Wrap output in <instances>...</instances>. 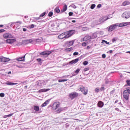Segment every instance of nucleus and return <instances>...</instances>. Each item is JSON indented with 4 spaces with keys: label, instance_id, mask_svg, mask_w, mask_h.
<instances>
[{
    "label": "nucleus",
    "instance_id": "412c9836",
    "mask_svg": "<svg viewBox=\"0 0 130 130\" xmlns=\"http://www.w3.org/2000/svg\"><path fill=\"white\" fill-rule=\"evenodd\" d=\"M13 114H14V113H11L9 115H4L3 117H4V118H7L8 117H11V116H13Z\"/></svg>",
    "mask_w": 130,
    "mask_h": 130
},
{
    "label": "nucleus",
    "instance_id": "e433bc0d",
    "mask_svg": "<svg viewBox=\"0 0 130 130\" xmlns=\"http://www.w3.org/2000/svg\"><path fill=\"white\" fill-rule=\"evenodd\" d=\"M36 42L38 43H40V42H41V40L39 39H37L36 40Z\"/></svg>",
    "mask_w": 130,
    "mask_h": 130
},
{
    "label": "nucleus",
    "instance_id": "b1692460",
    "mask_svg": "<svg viewBox=\"0 0 130 130\" xmlns=\"http://www.w3.org/2000/svg\"><path fill=\"white\" fill-rule=\"evenodd\" d=\"M108 19H109V18H108V17L105 16L103 18V19H102V22H105V21H107V20H108Z\"/></svg>",
    "mask_w": 130,
    "mask_h": 130
},
{
    "label": "nucleus",
    "instance_id": "2f4dec72",
    "mask_svg": "<svg viewBox=\"0 0 130 130\" xmlns=\"http://www.w3.org/2000/svg\"><path fill=\"white\" fill-rule=\"evenodd\" d=\"M126 83H127L126 86H130V80H127Z\"/></svg>",
    "mask_w": 130,
    "mask_h": 130
},
{
    "label": "nucleus",
    "instance_id": "423d86ee",
    "mask_svg": "<svg viewBox=\"0 0 130 130\" xmlns=\"http://www.w3.org/2000/svg\"><path fill=\"white\" fill-rule=\"evenodd\" d=\"M4 39H8V38H13V35L10 33H5L3 35Z\"/></svg>",
    "mask_w": 130,
    "mask_h": 130
},
{
    "label": "nucleus",
    "instance_id": "de8ad7c7",
    "mask_svg": "<svg viewBox=\"0 0 130 130\" xmlns=\"http://www.w3.org/2000/svg\"><path fill=\"white\" fill-rule=\"evenodd\" d=\"M79 54V53L78 52H75L73 53V55H78Z\"/></svg>",
    "mask_w": 130,
    "mask_h": 130
},
{
    "label": "nucleus",
    "instance_id": "473e14b6",
    "mask_svg": "<svg viewBox=\"0 0 130 130\" xmlns=\"http://www.w3.org/2000/svg\"><path fill=\"white\" fill-rule=\"evenodd\" d=\"M53 15V12H50L48 13L49 17H52Z\"/></svg>",
    "mask_w": 130,
    "mask_h": 130
},
{
    "label": "nucleus",
    "instance_id": "9b49d317",
    "mask_svg": "<svg viewBox=\"0 0 130 130\" xmlns=\"http://www.w3.org/2000/svg\"><path fill=\"white\" fill-rule=\"evenodd\" d=\"M10 60L8 58H6L5 57L1 56V62H8Z\"/></svg>",
    "mask_w": 130,
    "mask_h": 130
},
{
    "label": "nucleus",
    "instance_id": "6ab92c4d",
    "mask_svg": "<svg viewBox=\"0 0 130 130\" xmlns=\"http://www.w3.org/2000/svg\"><path fill=\"white\" fill-rule=\"evenodd\" d=\"M67 10H68V5H65L64 6L61 10V12H62V13H64V12H66V11H67Z\"/></svg>",
    "mask_w": 130,
    "mask_h": 130
},
{
    "label": "nucleus",
    "instance_id": "cd10ccee",
    "mask_svg": "<svg viewBox=\"0 0 130 130\" xmlns=\"http://www.w3.org/2000/svg\"><path fill=\"white\" fill-rule=\"evenodd\" d=\"M69 44L68 45L69 46H72L74 45V41H70L68 42Z\"/></svg>",
    "mask_w": 130,
    "mask_h": 130
},
{
    "label": "nucleus",
    "instance_id": "9d476101",
    "mask_svg": "<svg viewBox=\"0 0 130 130\" xmlns=\"http://www.w3.org/2000/svg\"><path fill=\"white\" fill-rule=\"evenodd\" d=\"M6 43H9V44H12L14 42H16V40L14 39H9L6 41Z\"/></svg>",
    "mask_w": 130,
    "mask_h": 130
},
{
    "label": "nucleus",
    "instance_id": "1a4fd4ad",
    "mask_svg": "<svg viewBox=\"0 0 130 130\" xmlns=\"http://www.w3.org/2000/svg\"><path fill=\"white\" fill-rule=\"evenodd\" d=\"M52 52L50 51H44L42 52H41L40 53V55H47V56H48V55H50V54H51Z\"/></svg>",
    "mask_w": 130,
    "mask_h": 130
},
{
    "label": "nucleus",
    "instance_id": "680f3d73",
    "mask_svg": "<svg viewBox=\"0 0 130 130\" xmlns=\"http://www.w3.org/2000/svg\"><path fill=\"white\" fill-rule=\"evenodd\" d=\"M102 41H103V42H105V43H107V41H106L105 40H103Z\"/></svg>",
    "mask_w": 130,
    "mask_h": 130
},
{
    "label": "nucleus",
    "instance_id": "a878e982",
    "mask_svg": "<svg viewBox=\"0 0 130 130\" xmlns=\"http://www.w3.org/2000/svg\"><path fill=\"white\" fill-rule=\"evenodd\" d=\"M55 12L56 13H60V10H59V7H57L55 8Z\"/></svg>",
    "mask_w": 130,
    "mask_h": 130
},
{
    "label": "nucleus",
    "instance_id": "13d9d810",
    "mask_svg": "<svg viewBox=\"0 0 130 130\" xmlns=\"http://www.w3.org/2000/svg\"><path fill=\"white\" fill-rule=\"evenodd\" d=\"M109 53H113V51H112V50H110L109 51Z\"/></svg>",
    "mask_w": 130,
    "mask_h": 130
},
{
    "label": "nucleus",
    "instance_id": "f03ea898",
    "mask_svg": "<svg viewBox=\"0 0 130 130\" xmlns=\"http://www.w3.org/2000/svg\"><path fill=\"white\" fill-rule=\"evenodd\" d=\"M129 95H130V89L126 88L125 90L123 91V97L126 100V101L129 100Z\"/></svg>",
    "mask_w": 130,
    "mask_h": 130
},
{
    "label": "nucleus",
    "instance_id": "052dcab7",
    "mask_svg": "<svg viewBox=\"0 0 130 130\" xmlns=\"http://www.w3.org/2000/svg\"><path fill=\"white\" fill-rule=\"evenodd\" d=\"M4 27V25L0 24V28H3Z\"/></svg>",
    "mask_w": 130,
    "mask_h": 130
},
{
    "label": "nucleus",
    "instance_id": "f257e3e1",
    "mask_svg": "<svg viewBox=\"0 0 130 130\" xmlns=\"http://www.w3.org/2000/svg\"><path fill=\"white\" fill-rule=\"evenodd\" d=\"M60 106V103L59 102H55L53 104L52 108V109H54V110H56L57 111V113H60V112L62 111V108H58Z\"/></svg>",
    "mask_w": 130,
    "mask_h": 130
},
{
    "label": "nucleus",
    "instance_id": "8fccbe9b",
    "mask_svg": "<svg viewBox=\"0 0 130 130\" xmlns=\"http://www.w3.org/2000/svg\"><path fill=\"white\" fill-rule=\"evenodd\" d=\"M69 15L70 16H73V15H74V13H73V12H69Z\"/></svg>",
    "mask_w": 130,
    "mask_h": 130
},
{
    "label": "nucleus",
    "instance_id": "4d7b16f0",
    "mask_svg": "<svg viewBox=\"0 0 130 130\" xmlns=\"http://www.w3.org/2000/svg\"><path fill=\"white\" fill-rule=\"evenodd\" d=\"M97 7H98V8H101L102 5H101V4H99Z\"/></svg>",
    "mask_w": 130,
    "mask_h": 130
},
{
    "label": "nucleus",
    "instance_id": "5fc2aeb1",
    "mask_svg": "<svg viewBox=\"0 0 130 130\" xmlns=\"http://www.w3.org/2000/svg\"><path fill=\"white\" fill-rule=\"evenodd\" d=\"M90 48H91V46H87L86 49H90Z\"/></svg>",
    "mask_w": 130,
    "mask_h": 130
},
{
    "label": "nucleus",
    "instance_id": "6e6552de",
    "mask_svg": "<svg viewBox=\"0 0 130 130\" xmlns=\"http://www.w3.org/2000/svg\"><path fill=\"white\" fill-rule=\"evenodd\" d=\"M92 37L90 36H86L83 38H82L80 40L81 42H84V41H88V40H90Z\"/></svg>",
    "mask_w": 130,
    "mask_h": 130
},
{
    "label": "nucleus",
    "instance_id": "ddd939ff",
    "mask_svg": "<svg viewBox=\"0 0 130 130\" xmlns=\"http://www.w3.org/2000/svg\"><path fill=\"white\" fill-rule=\"evenodd\" d=\"M6 85H7L8 86H14V85H17L18 83H13V82H11L10 81H7V82H6Z\"/></svg>",
    "mask_w": 130,
    "mask_h": 130
},
{
    "label": "nucleus",
    "instance_id": "f8f14e48",
    "mask_svg": "<svg viewBox=\"0 0 130 130\" xmlns=\"http://www.w3.org/2000/svg\"><path fill=\"white\" fill-rule=\"evenodd\" d=\"M79 61V58L72 60L69 62V64H75Z\"/></svg>",
    "mask_w": 130,
    "mask_h": 130
},
{
    "label": "nucleus",
    "instance_id": "79ce46f5",
    "mask_svg": "<svg viewBox=\"0 0 130 130\" xmlns=\"http://www.w3.org/2000/svg\"><path fill=\"white\" fill-rule=\"evenodd\" d=\"M0 97H5V93H0Z\"/></svg>",
    "mask_w": 130,
    "mask_h": 130
},
{
    "label": "nucleus",
    "instance_id": "4be33fe9",
    "mask_svg": "<svg viewBox=\"0 0 130 130\" xmlns=\"http://www.w3.org/2000/svg\"><path fill=\"white\" fill-rule=\"evenodd\" d=\"M72 50H73V47H71L70 48H66L65 49V51H66L67 52H70V51H72Z\"/></svg>",
    "mask_w": 130,
    "mask_h": 130
},
{
    "label": "nucleus",
    "instance_id": "6e6d98bb",
    "mask_svg": "<svg viewBox=\"0 0 130 130\" xmlns=\"http://www.w3.org/2000/svg\"><path fill=\"white\" fill-rule=\"evenodd\" d=\"M115 41H116V39H115V38H113L112 39V42H115Z\"/></svg>",
    "mask_w": 130,
    "mask_h": 130
},
{
    "label": "nucleus",
    "instance_id": "3c124183",
    "mask_svg": "<svg viewBox=\"0 0 130 130\" xmlns=\"http://www.w3.org/2000/svg\"><path fill=\"white\" fill-rule=\"evenodd\" d=\"M34 27H35V25L32 24L30 25V28H34Z\"/></svg>",
    "mask_w": 130,
    "mask_h": 130
},
{
    "label": "nucleus",
    "instance_id": "aec40b11",
    "mask_svg": "<svg viewBox=\"0 0 130 130\" xmlns=\"http://www.w3.org/2000/svg\"><path fill=\"white\" fill-rule=\"evenodd\" d=\"M128 5H130V2L129 1H125L122 3V6H128Z\"/></svg>",
    "mask_w": 130,
    "mask_h": 130
},
{
    "label": "nucleus",
    "instance_id": "774afa93",
    "mask_svg": "<svg viewBox=\"0 0 130 130\" xmlns=\"http://www.w3.org/2000/svg\"><path fill=\"white\" fill-rule=\"evenodd\" d=\"M126 53H129L130 54V51H127V52H126Z\"/></svg>",
    "mask_w": 130,
    "mask_h": 130
},
{
    "label": "nucleus",
    "instance_id": "72a5a7b5",
    "mask_svg": "<svg viewBox=\"0 0 130 130\" xmlns=\"http://www.w3.org/2000/svg\"><path fill=\"white\" fill-rule=\"evenodd\" d=\"M89 63V62L87 61H84L83 62V64L84 66H87V64H88Z\"/></svg>",
    "mask_w": 130,
    "mask_h": 130
},
{
    "label": "nucleus",
    "instance_id": "393cba45",
    "mask_svg": "<svg viewBox=\"0 0 130 130\" xmlns=\"http://www.w3.org/2000/svg\"><path fill=\"white\" fill-rule=\"evenodd\" d=\"M46 14V12H44V13H42V14L40 15L39 17L37 19V20H39V18H41V17H44Z\"/></svg>",
    "mask_w": 130,
    "mask_h": 130
},
{
    "label": "nucleus",
    "instance_id": "7ed1b4c3",
    "mask_svg": "<svg viewBox=\"0 0 130 130\" xmlns=\"http://www.w3.org/2000/svg\"><path fill=\"white\" fill-rule=\"evenodd\" d=\"M80 91L83 94V95H87L88 94V88L85 87V86L83 85H80V87L79 88Z\"/></svg>",
    "mask_w": 130,
    "mask_h": 130
},
{
    "label": "nucleus",
    "instance_id": "dca6fc26",
    "mask_svg": "<svg viewBox=\"0 0 130 130\" xmlns=\"http://www.w3.org/2000/svg\"><path fill=\"white\" fill-rule=\"evenodd\" d=\"M58 38L59 39H63L66 38V37L64 36V32H63V33L61 34L60 35H59L58 36Z\"/></svg>",
    "mask_w": 130,
    "mask_h": 130
},
{
    "label": "nucleus",
    "instance_id": "c9c22d12",
    "mask_svg": "<svg viewBox=\"0 0 130 130\" xmlns=\"http://www.w3.org/2000/svg\"><path fill=\"white\" fill-rule=\"evenodd\" d=\"M80 71H81V69H78L77 70L75 71V74H79L80 73Z\"/></svg>",
    "mask_w": 130,
    "mask_h": 130
},
{
    "label": "nucleus",
    "instance_id": "39448f33",
    "mask_svg": "<svg viewBox=\"0 0 130 130\" xmlns=\"http://www.w3.org/2000/svg\"><path fill=\"white\" fill-rule=\"evenodd\" d=\"M73 31L72 30H70L68 31H66L65 32H64V35L65 36V39H67L68 38H70V37H71V36H73Z\"/></svg>",
    "mask_w": 130,
    "mask_h": 130
},
{
    "label": "nucleus",
    "instance_id": "0eeeda50",
    "mask_svg": "<svg viewBox=\"0 0 130 130\" xmlns=\"http://www.w3.org/2000/svg\"><path fill=\"white\" fill-rule=\"evenodd\" d=\"M117 26H118V25L116 24H114L112 25H110L108 29L109 32H112V31H113V30H114V29H115Z\"/></svg>",
    "mask_w": 130,
    "mask_h": 130
},
{
    "label": "nucleus",
    "instance_id": "f3484780",
    "mask_svg": "<svg viewBox=\"0 0 130 130\" xmlns=\"http://www.w3.org/2000/svg\"><path fill=\"white\" fill-rule=\"evenodd\" d=\"M49 101H50V100H48L47 101H45V102H44L42 105L41 106L42 107H45V106H46V105H47L49 103Z\"/></svg>",
    "mask_w": 130,
    "mask_h": 130
},
{
    "label": "nucleus",
    "instance_id": "2eb2a0df",
    "mask_svg": "<svg viewBox=\"0 0 130 130\" xmlns=\"http://www.w3.org/2000/svg\"><path fill=\"white\" fill-rule=\"evenodd\" d=\"M50 90V89L49 88H47V89H45V88H43L41 89H40L38 92L39 93H43V92H47L48 91H49Z\"/></svg>",
    "mask_w": 130,
    "mask_h": 130
},
{
    "label": "nucleus",
    "instance_id": "c03bdc74",
    "mask_svg": "<svg viewBox=\"0 0 130 130\" xmlns=\"http://www.w3.org/2000/svg\"><path fill=\"white\" fill-rule=\"evenodd\" d=\"M95 92H96L97 93H98V92H99V88L97 87L94 90Z\"/></svg>",
    "mask_w": 130,
    "mask_h": 130
},
{
    "label": "nucleus",
    "instance_id": "49530a36",
    "mask_svg": "<svg viewBox=\"0 0 130 130\" xmlns=\"http://www.w3.org/2000/svg\"><path fill=\"white\" fill-rule=\"evenodd\" d=\"M119 27H124L123 26V23H121L119 25Z\"/></svg>",
    "mask_w": 130,
    "mask_h": 130
},
{
    "label": "nucleus",
    "instance_id": "a18cd8bd",
    "mask_svg": "<svg viewBox=\"0 0 130 130\" xmlns=\"http://www.w3.org/2000/svg\"><path fill=\"white\" fill-rule=\"evenodd\" d=\"M42 60V59H41V58H37V61H38V62H41Z\"/></svg>",
    "mask_w": 130,
    "mask_h": 130
},
{
    "label": "nucleus",
    "instance_id": "338daca9",
    "mask_svg": "<svg viewBox=\"0 0 130 130\" xmlns=\"http://www.w3.org/2000/svg\"><path fill=\"white\" fill-rule=\"evenodd\" d=\"M24 88H28V86L25 85V86H24Z\"/></svg>",
    "mask_w": 130,
    "mask_h": 130
},
{
    "label": "nucleus",
    "instance_id": "603ef678",
    "mask_svg": "<svg viewBox=\"0 0 130 130\" xmlns=\"http://www.w3.org/2000/svg\"><path fill=\"white\" fill-rule=\"evenodd\" d=\"M105 57H106V55H105V54H103L102 55V58H105Z\"/></svg>",
    "mask_w": 130,
    "mask_h": 130
},
{
    "label": "nucleus",
    "instance_id": "c756f323",
    "mask_svg": "<svg viewBox=\"0 0 130 130\" xmlns=\"http://www.w3.org/2000/svg\"><path fill=\"white\" fill-rule=\"evenodd\" d=\"M21 24H22V21H17V22H16L15 25H16V26H17V25H21Z\"/></svg>",
    "mask_w": 130,
    "mask_h": 130
},
{
    "label": "nucleus",
    "instance_id": "4468645a",
    "mask_svg": "<svg viewBox=\"0 0 130 130\" xmlns=\"http://www.w3.org/2000/svg\"><path fill=\"white\" fill-rule=\"evenodd\" d=\"M98 107H100V108H102V107H103V106H104V103H103V102H102V101H99L98 103Z\"/></svg>",
    "mask_w": 130,
    "mask_h": 130
},
{
    "label": "nucleus",
    "instance_id": "69168bd1",
    "mask_svg": "<svg viewBox=\"0 0 130 130\" xmlns=\"http://www.w3.org/2000/svg\"><path fill=\"white\" fill-rule=\"evenodd\" d=\"M24 18H25V19H27V18H28V16H25V17H24Z\"/></svg>",
    "mask_w": 130,
    "mask_h": 130
},
{
    "label": "nucleus",
    "instance_id": "a211bd4d",
    "mask_svg": "<svg viewBox=\"0 0 130 130\" xmlns=\"http://www.w3.org/2000/svg\"><path fill=\"white\" fill-rule=\"evenodd\" d=\"M18 61H25V55L23 57H21L16 59Z\"/></svg>",
    "mask_w": 130,
    "mask_h": 130
},
{
    "label": "nucleus",
    "instance_id": "864d4df0",
    "mask_svg": "<svg viewBox=\"0 0 130 130\" xmlns=\"http://www.w3.org/2000/svg\"><path fill=\"white\" fill-rule=\"evenodd\" d=\"M115 110H116V111H120V112H121V111L119 110V109L117 108H115Z\"/></svg>",
    "mask_w": 130,
    "mask_h": 130
},
{
    "label": "nucleus",
    "instance_id": "f704fd0d",
    "mask_svg": "<svg viewBox=\"0 0 130 130\" xmlns=\"http://www.w3.org/2000/svg\"><path fill=\"white\" fill-rule=\"evenodd\" d=\"M129 22H124L123 23V26H127V25H129Z\"/></svg>",
    "mask_w": 130,
    "mask_h": 130
},
{
    "label": "nucleus",
    "instance_id": "5701e85b",
    "mask_svg": "<svg viewBox=\"0 0 130 130\" xmlns=\"http://www.w3.org/2000/svg\"><path fill=\"white\" fill-rule=\"evenodd\" d=\"M34 108L35 111H39L40 110L39 106H34Z\"/></svg>",
    "mask_w": 130,
    "mask_h": 130
},
{
    "label": "nucleus",
    "instance_id": "bf43d9fd",
    "mask_svg": "<svg viewBox=\"0 0 130 130\" xmlns=\"http://www.w3.org/2000/svg\"><path fill=\"white\" fill-rule=\"evenodd\" d=\"M23 31H24V32L27 31V29L25 28H23Z\"/></svg>",
    "mask_w": 130,
    "mask_h": 130
},
{
    "label": "nucleus",
    "instance_id": "ea45409f",
    "mask_svg": "<svg viewBox=\"0 0 130 130\" xmlns=\"http://www.w3.org/2000/svg\"><path fill=\"white\" fill-rule=\"evenodd\" d=\"M4 32H6V30H5L4 29H0V33H4Z\"/></svg>",
    "mask_w": 130,
    "mask_h": 130
},
{
    "label": "nucleus",
    "instance_id": "a19ab883",
    "mask_svg": "<svg viewBox=\"0 0 130 130\" xmlns=\"http://www.w3.org/2000/svg\"><path fill=\"white\" fill-rule=\"evenodd\" d=\"M71 7H72V8H73V9H77V6H76V5H75V4H72V5H71Z\"/></svg>",
    "mask_w": 130,
    "mask_h": 130
},
{
    "label": "nucleus",
    "instance_id": "c85d7f7f",
    "mask_svg": "<svg viewBox=\"0 0 130 130\" xmlns=\"http://www.w3.org/2000/svg\"><path fill=\"white\" fill-rule=\"evenodd\" d=\"M68 81V79H62V80H58V83H61L62 82H67Z\"/></svg>",
    "mask_w": 130,
    "mask_h": 130
},
{
    "label": "nucleus",
    "instance_id": "20e7f679",
    "mask_svg": "<svg viewBox=\"0 0 130 130\" xmlns=\"http://www.w3.org/2000/svg\"><path fill=\"white\" fill-rule=\"evenodd\" d=\"M79 96V93L78 92H72L69 94V97L71 100H73V99H75V98H77Z\"/></svg>",
    "mask_w": 130,
    "mask_h": 130
},
{
    "label": "nucleus",
    "instance_id": "4c0bfd02",
    "mask_svg": "<svg viewBox=\"0 0 130 130\" xmlns=\"http://www.w3.org/2000/svg\"><path fill=\"white\" fill-rule=\"evenodd\" d=\"M15 24H16V22H11L9 23V25L10 26V27H13V25Z\"/></svg>",
    "mask_w": 130,
    "mask_h": 130
},
{
    "label": "nucleus",
    "instance_id": "bb28decb",
    "mask_svg": "<svg viewBox=\"0 0 130 130\" xmlns=\"http://www.w3.org/2000/svg\"><path fill=\"white\" fill-rule=\"evenodd\" d=\"M25 42H26V43H32V42H33V40L32 39L26 40H25Z\"/></svg>",
    "mask_w": 130,
    "mask_h": 130
},
{
    "label": "nucleus",
    "instance_id": "e2e57ef3",
    "mask_svg": "<svg viewBox=\"0 0 130 130\" xmlns=\"http://www.w3.org/2000/svg\"><path fill=\"white\" fill-rule=\"evenodd\" d=\"M16 29H20V26H19V25L17 26L16 27Z\"/></svg>",
    "mask_w": 130,
    "mask_h": 130
},
{
    "label": "nucleus",
    "instance_id": "0e129e2a",
    "mask_svg": "<svg viewBox=\"0 0 130 130\" xmlns=\"http://www.w3.org/2000/svg\"><path fill=\"white\" fill-rule=\"evenodd\" d=\"M72 23H76V20H72Z\"/></svg>",
    "mask_w": 130,
    "mask_h": 130
},
{
    "label": "nucleus",
    "instance_id": "7c9ffc66",
    "mask_svg": "<svg viewBox=\"0 0 130 130\" xmlns=\"http://www.w3.org/2000/svg\"><path fill=\"white\" fill-rule=\"evenodd\" d=\"M95 7H96V5L95 4H92V5H91V6L90 7V9L91 10H93V9H95Z\"/></svg>",
    "mask_w": 130,
    "mask_h": 130
},
{
    "label": "nucleus",
    "instance_id": "37998d69",
    "mask_svg": "<svg viewBox=\"0 0 130 130\" xmlns=\"http://www.w3.org/2000/svg\"><path fill=\"white\" fill-rule=\"evenodd\" d=\"M83 71L84 72H87V71H89V68H84Z\"/></svg>",
    "mask_w": 130,
    "mask_h": 130
},
{
    "label": "nucleus",
    "instance_id": "58836bf2",
    "mask_svg": "<svg viewBox=\"0 0 130 130\" xmlns=\"http://www.w3.org/2000/svg\"><path fill=\"white\" fill-rule=\"evenodd\" d=\"M82 46H83V47H86L87 46V43H86V42H83L82 43Z\"/></svg>",
    "mask_w": 130,
    "mask_h": 130
},
{
    "label": "nucleus",
    "instance_id": "09e8293b",
    "mask_svg": "<svg viewBox=\"0 0 130 130\" xmlns=\"http://www.w3.org/2000/svg\"><path fill=\"white\" fill-rule=\"evenodd\" d=\"M100 90H101V91H104V90H105V88L104 87L102 86V87L101 88Z\"/></svg>",
    "mask_w": 130,
    "mask_h": 130
}]
</instances>
